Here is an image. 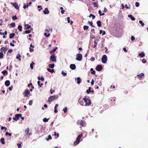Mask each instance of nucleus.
<instances>
[{
	"mask_svg": "<svg viewBox=\"0 0 148 148\" xmlns=\"http://www.w3.org/2000/svg\"><path fill=\"white\" fill-rule=\"evenodd\" d=\"M82 134H79L77 136V138L76 140L74 143L73 145L75 146L76 145L79 143L80 138L82 137Z\"/></svg>",
	"mask_w": 148,
	"mask_h": 148,
	"instance_id": "f257e3e1",
	"label": "nucleus"
},
{
	"mask_svg": "<svg viewBox=\"0 0 148 148\" xmlns=\"http://www.w3.org/2000/svg\"><path fill=\"white\" fill-rule=\"evenodd\" d=\"M83 99L85 102V106H90L91 105V102L90 100L86 97L84 98Z\"/></svg>",
	"mask_w": 148,
	"mask_h": 148,
	"instance_id": "f03ea898",
	"label": "nucleus"
},
{
	"mask_svg": "<svg viewBox=\"0 0 148 148\" xmlns=\"http://www.w3.org/2000/svg\"><path fill=\"white\" fill-rule=\"evenodd\" d=\"M102 62L103 63H105L106 62L107 60V57L106 55H103L101 58Z\"/></svg>",
	"mask_w": 148,
	"mask_h": 148,
	"instance_id": "7ed1b4c3",
	"label": "nucleus"
},
{
	"mask_svg": "<svg viewBox=\"0 0 148 148\" xmlns=\"http://www.w3.org/2000/svg\"><path fill=\"white\" fill-rule=\"evenodd\" d=\"M21 117V114H15V116L13 118V119L16 121L19 119V117Z\"/></svg>",
	"mask_w": 148,
	"mask_h": 148,
	"instance_id": "20e7f679",
	"label": "nucleus"
},
{
	"mask_svg": "<svg viewBox=\"0 0 148 148\" xmlns=\"http://www.w3.org/2000/svg\"><path fill=\"white\" fill-rule=\"evenodd\" d=\"M30 92L29 90L27 89H26L24 92L23 95L25 97H27L28 96V95L30 94Z\"/></svg>",
	"mask_w": 148,
	"mask_h": 148,
	"instance_id": "39448f33",
	"label": "nucleus"
},
{
	"mask_svg": "<svg viewBox=\"0 0 148 148\" xmlns=\"http://www.w3.org/2000/svg\"><path fill=\"white\" fill-rule=\"evenodd\" d=\"M77 57L76 60L78 61H81L82 59V56L80 53L77 54Z\"/></svg>",
	"mask_w": 148,
	"mask_h": 148,
	"instance_id": "423d86ee",
	"label": "nucleus"
},
{
	"mask_svg": "<svg viewBox=\"0 0 148 148\" xmlns=\"http://www.w3.org/2000/svg\"><path fill=\"white\" fill-rule=\"evenodd\" d=\"M55 98V96H50V97L49 98L48 101L50 103L51 102L53 101Z\"/></svg>",
	"mask_w": 148,
	"mask_h": 148,
	"instance_id": "0eeeda50",
	"label": "nucleus"
},
{
	"mask_svg": "<svg viewBox=\"0 0 148 148\" xmlns=\"http://www.w3.org/2000/svg\"><path fill=\"white\" fill-rule=\"evenodd\" d=\"M103 69L102 66L101 65H98L96 66V69L98 71H100Z\"/></svg>",
	"mask_w": 148,
	"mask_h": 148,
	"instance_id": "6e6552de",
	"label": "nucleus"
},
{
	"mask_svg": "<svg viewBox=\"0 0 148 148\" xmlns=\"http://www.w3.org/2000/svg\"><path fill=\"white\" fill-rule=\"evenodd\" d=\"M50 60L54 62H56V58L55 56L54 55H52L50 56Z\"/></svg>",
	"mask_w": 148,
	"mask_h": 148,
	"instance_id": "1a4fd4ad",
	"label": "nucleus"
},
{
	"mask_svg": "<svg viewBox=\"0 0 148 148\" xmlns=\"http://www.w3.org/2000/svg\"><path fill=\"white\" fill-rule=\"evenodd\" d=\"M29 128H27L25 129V132L26 133V134L27 135H28L29 136H30L32 134L31 133H29Z\"/></svg>",
	"mask_w": 148,
	"mask_h": 148,
	"instance_id": "9d476101",
	"label": "nucleus"
},
{
	"mask_svg": "<svg viewBox=\"0 0 148 148\" xmlns=\"http://www.w3.org/2000/svg\"><path fill=\"white\" fill-rule=\"evenodd\" d=\"M145 74L143 73H141V74L138 75H137L136 77L138 78L140 80L142 79V77Z\"/></svg>",
	"mask_w": 148,
	"mask_h": 148,
	"instance_id": "9b49d317",
	"label": "nucleus"
},
{
	"mask_svg": "<svg viewBox=\"0 0 148 148\" xmlns=\"http://www.w3.org/2000/svg\"><path fill=\"white\" fill-rule=\"evenodd\" d=\"M77 123L78 125H79L82 126H83L84 123L82 120H78L77 122Z\"/></svg>",
	"mask_w": 148,
	"mask_h": 148,
	"instance_id": "f8f14e48",
	"label": "nucleus"
},
{
	"mask_svg": "<svg viewBox=\"0 0 148 148\" xmlns=\"http://www.w3.org/2000/svg\"><path fill=\"white\" fill-rule=\"evenodd\" d=\"M12 4L17 9H19V7L18 5V4L15 2L13 3H12Z\"/></svg>",
	"mask_w": 148,
	"mask_h": 148,
	"instance_id": "ddd939ff",
	"label": "nucleus"
},
{
	"mask_svg": "<svg viewBox=\"0 0 148 148\" xmlns=\"http://www.w3.org/2000/svg\"><path fill=\"white\" fill-rule=\"evenodd\" d=\"M70 67L71 69L74 70L76 68V66L74 64H71L70 65Z\"/></svg>",
	"mask_w": 148,
	"mask_h": 148,
	"instance_id": "4468645a",
	"label": "nucleus"
},
{
	"mask_svg": "<svg viewBox=\"0 0 148 148\" xmlns=\"http://www.w3.org/2000/svg\"><path fill=\"white\" fill-rule=\"evenodd\" d=\"M43 13L45 14H48L49 13V11L48 10V9L47 8H46L45 10L43 11Z\"/></svg>",
	"mask_w": 148,
	"mask_h": 148,
	"instance_id": "2eb2a0df",
	"label": "nucleus"
},
{
	"mask_svg": "<svg viewBox=\"0 0 148 148\" xmlns=\"http://www.w3.org/2000/svg\"><path fill=\"white\" fill-rule=\"evenodd\" d=\"M10 84V82L9 80H6L5 81V84L6 86H8Z\"/></svg>",
	"mask_w": 148,
	"mask_h": 148,
	"instance_id": "dca6fc26",
	"label": "nucleus"
},
{
	"mask_svg": "<svg viewBox=\"0 0 148 148\" xmlns=\"http://www.w3.org/2000/svg\"><path fill=\"white\" fill-rule=\"evenodd\" d=\"M8 49V48H5L4 47H3L1 49L0 51L2 52V51H6Z\"/></svg>",
	"mask_w": 148,
	"mask_h": 148,
	"instance_id": "f3484780",
	"label": "nucleus"
},
{
	"mask_svg": "<svg viewBox=\"0 0 148 148\" xmlns=\"http://www.w3.org/2000/svg\"><path fill=\"white\" fill-rule=\"evenodd\" d=\"M128 17L129 18H130L131 20L132 21H134L135 20V18L132 15H128Z\"/></svg>",
	"mask_w": 148,
	"mask_h": 148,
	"instance_id": "a211bd4d",
	"label": "nucleus"
},
{
	"mask_svg": "<svg viewBox=\"0 0 148 148\" xmlns=\"http://www.w3.org/2000/svg\"><path fill=\"white\" fill-rule=\"evenodd\" d=\"M138 55L141 58H143L145 56V55L143 52L139 53Z\"/></svg>",
	"mask_w": 148,
	"mask_h": 148,
	"instance_id": "6ab92c4d",
	"label": "nucleus"
},
{
	"mask_svg": "<svg viewBox=\"0 0 148 148\" xmlns=\"http://www.w3.org/2000/svg\"><path fill=\"white\" fill-rule=\"evenodd\" d=\"M15 35L14 33L10 34V35L9 38L10 39L12 38H14Z\"/></svg>",
	"mask_w": 148,
	"mask_h": 148,
	"instance_id": "aec40b11",
	"label": "nucleus"
},
{
	"mask_svg": "<svg viewBox=\"0 0 148 148\" xmlns=\"http://www.w3.org/2000/svg\"><path fill=\"white\" fill-rule=\"evenodd\" d=\"M97 26L99 27H100L101 26V23L100 21H99L97 22Z\"/></svg>",
	"mask_w": 148,
	"mask_h": 148,
	"instance_id": "412c9836",
	"label": "nucleus"
},
{
	"mask_svg": "<svg viewBox=\"0 0 148 148\" xmlns=\"http://www.w3.org/2000/svg\"><path fill=\"white\" fill-rule=\"evenodd\" d=\"M2 73H3L4 75H7L8 74V73L6 71H3L2 72Z\"/></svg>",
	"mask_w": 148,
	"mask_h": 148,
	"instance_id": "4be33fe9",
	"label": "nucleus"
},
{
	"mask_svg": "<svg viewBox=\"0 0 148 148\" xmlns=\"http://www.w3.org/2000/svg\"><path fill=\"white\" fill-rule=\"evenodd\" d=\"M21 57V56L19 54H18L16 56V58L17 59H18L19 60H21V58L20 57Z\"/></svg>",
	"mask_w": 148,
	"mask_h": 148,
	"instance_id": "5701e85b",
	"label": "nucleus"
},
{
	"mask_svg": "<svg viewBox=\"0 0 148 148\" xmlns=\"http://www.w3.org/2000/svg\"><path fill=\"white\" fill-rule=\"evenodd\" d=\"M48 71L51 72V73H53V72H54L53 69H51L49 68H47V69Z\"/></svg>",
	"mask_w": 148,
	"mask_h": 148,
	"instance_id": "b1692460",
	"label": "nucleus"
},
{
	"mask_svg": "<svg viewBox=\"0 0 148 148\" xmlns=\"http://www.w3.org/2000/svg\"><path fill=\"white\" fill-rule=\"evenodd\" d=\"M35 63L33 62H32L30 64V67L31 69H33V65Z\"/></svg>",
	"mask_w": 148,
	"mask_h": 148,
	"instance_id": "393cba45",
	"label": "nucleus"
},
{
	"mask_svg": "<svg viewBox=\"0 0 148 148\" xmlns=\"http://www.w3.org/2000/svg\"><path fill=\"white\" fill-rule=\"evenodd\" d=\"M77 83L78 84H80L81 83V80L79 77H78L77 78Z\"/></svg>",
	"mask_w": 148,
	"mask_h": 148,
	"instance_id": "a878e982",
	"label": "nucleus"
},
{
	"mask_svg": "<svg viewBox=\"0 0 148 148\" xmlns=\"http://www.w3.org/2000/svg\"><path fill=\"white\" fill-rule=\"evenodd\" d=\"M89 17V18H90L91 17H92V19H94L95 18V16L92 14H90Z\"/></svg>",
	"mask_w": 148,
	"mask_h": 148,
	"instance_id": "bb28decb",
	"label": "nucleus"
},
{
	"mask_svg": "<svg viewBox=\"0 0 148 148\" xmlns=\"http://www.w3.org/2000/svg\"><path fill=\"white\" fill-rule=\"evenodd\" d=\"M37 83L38 85L40 86V87H41L43 85V83H40V82L39 81H38Z\"/></svg>",
	"mask_w": 148,
	"mask_h": 148,
	"instance_id": "cd10ccee",
	"label": "nucleus"
},
{
	"mask_svg": "<svg viewBox=\"0 0 148 148\" xmlns=\"http://www.w3.org/2000/svg\"><path fill=\"white\" fill-rule=\"evenodd\" d=\"M0 141L2 144H4L5 143V142H4V138H1L0 139Z\"/></svg>",
	"mask_w": 148,
	"mask_h": 148,
	"instance_id": "c85d7f7f",
	"label": "nucleus"
},
{
	"mask_svg": "<svg viewBox=\"0 0 148 148\" xmlns=\"http://www.w3.org/2000/svg\"><path fill=\"white\" fill-rule=\"evenodd\" d=\"M49 67L51 68H53L54 67V64H49Z\"/></svg>",
	"mask_w": 148,
	"mask_h": 148,
	"instance_id": "c756f323",
	"label": "nucleus"
},
{
	"mask_svg": "<svg viewBox=\"0 0 148 148\" xmlns=\"http://www.w3.org/2000/svg\"><path fill=\"white\" fill-rule=\"evenodd\" d=\"M25 26H27V27H25V29H28L30 28H31V26L29 25L28 24H27L26 25H25Z\"/></svg>",
	"mask_w": 148,
	"mask_h": 148,
	"instance_id": "7c9ffc66",
	"label": "nucleus"
},
{
	"mask_svg": "<svg viewBox=\"0 0 148 148\" xmlns=\"http://www.w3.org/2000/svg\"><path fill=\"white\" fill-rule=\"evenodd\" d=\"M18 29L20 31H21L22 30V26L21 25H19L18 26Z\"/></svg>",
	"mask_w": 148,
	"mask_h": 148,
	"instance_id": "2f4dec72",
	"label": "nucleus"
},
{
	"mask_svg": "<svg viewBox=\"0 0 148 148\" xmlns=\"http://www.w3.org/2000/svg\"><path fill=\"white\" fill-rule=\"evenodd\" d=\"M54 136H55V137L56 136V137H55V138H57L59 136V134L58 133L57 134H56V132H54Z\"/></svg>",
	"mask_w": 148,
	"mask_h": 148,
	"instance_id": "473e14b6",
	"label": "nucleus"
},
{
	"mask_svg": "<svg viewBox=\"0 0 148 148\" xmlns=\"http://www.w3.org/2000/svg\"><path fill=\"white\" fill-rule=\"evenodd\" d=\"M88 28H89V27L88 26H86V25H84L83 26V29L84 30H87Z\"/></svg>",
	"mask_w": 148,
	"mask_h": 148,
	"instance_id": "72a5a7b5",
	"label": "nucleus"
},
{
	"mask_svg": "<svg viewBox=\"0 0 148 148\" xmlns=\"http://www.w3.org/2000/svg\"><path fill=\"white\" fill-rule=\"evenodd\" d=\"M99 13V15L101 16H103L105 15V13H102L101 11L100 10H99L98 11Z\"/></svg>",
	"mask_w": 148,
	"mask_h": 148,
	"instance_id": "f704fd0d",
	"label": "nucleus"
},
{
	"mask_svg": "<svg viewBox=\"0 0 148 148\" xmlns=\"http://www.w3.org/2000/svg\"><path fill=\"white\" fill-rule=\"evenodd\" d=\"M93 4L95 7H96L97 8L98 7V4L97 3H96L95 2H93Z\"/></svg>",
	"mask_w": 148,
	"mask_h": 148,
	"instance_id": "c9c22d12",
	"label": "nucleus"
},
{
	"mask_svg": "<svg viewBox=\"0 0 148 148\" xmlns=\"http://www.w3.org/2000/svg\"><path fill=\"white\" fill-rule=\"evenodd\" d=\"M49 119V118L47 119L46 118H45L43 119V121L44 122H46L48 121V120Z\"/></svg>",
	"mask_w": 148,
	"mask_h": 148,
	"instance_id": "e433bc0d",
	"label": "nucleus"
},
{
	"mask_svg": "<svg viewBox=\"0 0 148 148\" xmlns=\"http://www.w3.org/2000/svg\"><path fill=\"white\" fill-rule=\"evenodd\" d=\"M31 31L30 30H29L28 31L26 30L25 31V32H23V34H29L30 33Z\"/></svg>",
	"mask_w": 148,
	"mask_h": 148,
	"instance_id": "4c0bfd02",
	"label": "nucleus"
},
{
	"mask_svg": "<svg viewBox=\"0 0 148 148\" xmlns=\"http://www.w3.org/2000/svg\"><path fill=\"white\" fill-rule=\"evenodd\" d=\"M57 48H58V47H56L55 49H53L52 50L50 51V53H52L53 52H55L56 50V49H57Z\"/></svg>",
	"mask_w": 148,
	"mask_h": 148,
	"instance_id": "58836bf2",
	"label": "nucleus"
},
{
	"mask_svg": "<svg viewBox=\"0 0 148 148\" xmlns=\"http://www.w3.org/2000/svg\"><path fill=\"white\" fill-rule=\"evenodd\" d=\"M88 23H89L91 26L92 27H94V26L93 25V23L92 21L91 22L88 21Z\"/></svg>",
	"mask_w": 148,
	"mask_h": 148,
	"instance_id": "ea45409f",
	"label": "nucleus"
},
{
	"mask_svg": "<svg viewBox=\"0 0 148 148\" xmlns=\"http://www.w3.org/2000/svg\"><path fill=\"white\" fill-rule=\"evenodd\" d=\"M50 34L49 33L47 34V33H45L44 34V35L47 37H49L50 36Z\"/></svg>",
	"mask_w": 148,
	"mask_h": 148,
	"instance_id": "a19ab883",
	"label": "nucleus"
},
{
	"mask_svg": "<svg viewBox=\"0 0 148 148\" xmlns=\"http://www.w3.org/2000/svg\"><path fill=\"white\" fill-rule=\"evenodd\" d=\"M3 53L2 52H0V58H2L3 57Z\"/></svg>",
	"mask_w": 148,
	"mask_h": 148,
	"instance_id": "79ce46f5",
	"label": "nucleus"
},
{
	"mask_svg": "<svg viewBox=\"0 0 148 148\" xmlns=\"http://www.w3.org/2000/svg\"><path fill=\"white\" fill-rule=\"evenodd\" d=\"M52 139V137L50 135H49L48 136V138L46 139V140L47 141H48L49 140L51 139Z\"/></svg>",
	"mask_w": 148,
	"mask_h": 148,
	"instance_id": "37998d69",
	"label": "nucleus"
},
{
	"mask_svg": "<svg viewBox=\"0 0 148 148\" xmlns=\"http://www.w3.org/2000/svg\"><path fill=\"white\" fill-rule=\"evenodd\" d=\"M139 23L141 24L142 26H143L145 25V24L143 23L142 21L141 20H140L139 21Z\"/></svg>",
	"mask_w": 148,
	"mask_h": 148,
	"instance_id": "c03bdc74",
	"label": "nucleus"
},
{
	"mask_svg": "<svg viewBox=\"0 0 148 148\" xmlns=\"http://www.w3.org/2000/svg\"><path fill=\"white\" fill-rule=\"evenodd\" d=\"M5 134L6 136H12V134L11 133H8L7 132L5 133Z\"/></svg>",
	"mask_w": 148,
	"mask_h": 148,
	"instance_id": "a18cd8bd",
	"label": "nucleus"
},
{
	"mask_svg": "<svg viewBox=\"0 0 148 148\" xmlns=\"http://www.w3.org/2000/svg\"><path fill=\"white\" fill-rule=\"evenodd\" d=\"M97 42L95 41H94V45L93 46V47L95 48V47H96L97 45Z\"/></svg>",
	"mask_w": 148,
	"mask_h": 148,
	"instance_id": "49530a36",
	"label": "nucleus"
},
{
	"mask_svg": "<svg viewBox=\"0 0 148 148\" xmlns=\"http://www.w3.org/2000/svg\"><path fill=\"white\" fill-rule=\"evenodd\" d=\"M12 19L13 20H17V18L16 15H15L14 16H13L12 17Z\"/></svg>",
	"mask_w": 148,
	"mask_h": 148,
	"instance_id": "de8ad7c7",
	"label": "nucleus"
},
{
	"mask_svg": "<svg viewBox=\"0 0 148 148\" xmlns=\"http://www.w3.org/2000/svg\"><path fill=\"white\" fill-rule=\"evenodd\" d=\"M62 74L64 76H66L67 75V73H66L64 72L63 71H62Z\"/></svg>",
	"mask_w": 148,
	"mask_h": 148,
	"instance_id": "09e8293b",
	"label": "nucleus"
},
{
	"mask_svg": "<svg viewBox=\"0 0 148 148\" xmlns=\"http://www.w3.org/2000/svg\"><path fill=\"white\" fill-rule=\"evenodd\" d=\"M51 30V31H52V29H50L49 28V29H46L45 30V31L47 32V33H48L49 31V30Z\"/></svg>",
	"mask_w": 148,
	"mask_h": 148,
	"instance_id": "8fccbe9b",
	"label": "nucleus"
},
{
	"mask_svg": "<svg viewBox=\"0 0 148 148\" xmlns=\"http://www.w3.org/2000/svg\"><path fill=\"white\" fill-rule=\"evenodd\" d=\"M32 103H33L32 101V100H30L29 101V104L30 106H31L32 104Z\"/></svg>",
	"mask_w": 148,
	"mask_h": 148,
	"instance_id": "3c124183",
	"label": "nucleus"
},
{
	"mask_svg": "<svg viewBox=\"0 0 148 148\" xmlns=\"http://www.w3.org/2000/svg\"><path fill=\"white\" fill-rule=\"evenodd\" d=\"M63 111H64V113H66V112L67 111V108L66 107H65V108L63 109Z\"/></svg>",
	"mask_w": 148,
	"mask_h": 148,
	"instance_id": "603ef678",
	"label": "nucleus"
},
{
	"mask_svg": "<svg viewBox=\"0 0 148 148\" xmlns=\"http://www.w3.org/2000/svg\"><path fill=\"white\" fill-rule=\"evenodd\" d=\"M10 25L12 27H14L15 26V23H12L10 24Z\"/></svg>",
	"mask_w": 148,
	"mask_h": 148,
	"instance_id": "864d4df0",
	"label": "nucleus"
},
{
	"mask_svg": "<svg viewBox=\"0 0 148 148\" xmlns=\"http://www.w3.org/2000/svg\"><path fill=\"white\" fill-rule=\"evenodd\" d=\"M142 62L143 63H146V61L145 59H143L142 60Z\"/></svg>",
	"mask_w": 148,
	"mask_h": 148,
	"instance_id": "5fc2aeb1",
	"label": "nucleus"
},
{
	"mask_svg": "<svg viewBox=\"0 0 148 148\" xmlns=\"http://www.w3.org/2000/svg\"><path fill=\"white\" fill-rule=\"evenodd\" d=\"M135 5L136 7H138L139 5V3L138 2H136L135 3Z\"/></svg>",
	"mask_w": 148,
	"mask_h": 148,
	"instance_id": "6e6d98bb",
	"label": "nucleus"
},
{
	"mask_svg": "<svg viewBox=\"0 0 148 148\" xmlns=\"http://www.w3.org/2000/svg\"><path fill=\"white\" fill-rule=\"evenodd\" d=\"M135 39V38L133 36H132L131 37V40L132 41H134Z\"/></svg>",
	"mask_w": 148,
	"mask_h": 148,
	"instance_id": "4d7b16f0",
	"label": "nucleus"
},
{
	"mask_svg": "<svg viewBox=\"0 0 148 148\" xmlns=\"http://www.w3.org/2000/svg\"><path fill=\"white\" fill-rule=\"evenodd\" d=\"M28 5H26V4H25L24 5V6H23V8H24L25 9H26L28 7Z\"/></svg>",
	"mask_w": 148,
	"mask_h": 148,
	"instance_id": "13d9d810",
	"label": "nucleus"
},
{
	"mask_svg": "<svg viewBox=\"0 0 148 148\" xmlns=\"http://www.w3.org/2000/svg\"><path fill=\"white\" fill-rule=\"evenodd\" d=\"M1 130H3L4 129H5V131H6V130H7V128L6 127H4L3 126H2L1 127Z\"/></svg>",
	"mask_w": 148,
	"mask_h": 148,
	"instance_id": "bf43d9fd",
	"label": "nucleus"
},
{
	"mask_svg": "<svg viewBox=\"0 0 148 148\" xmlns=\"http://www.w3.org/2000/svg\"><path fill=\"white\" fill-rule=\"evenodd\" d=\"M67 21L68 23H69L70 22V17H68L67 18Z\"/></svg>",
	"mask_w": 148,
	"mask_h": 148,
	"instance_id": "052dcab7",
	"label": "nucleus"
},
{
	"mask_svg": "<svg viewBox=\"0 0 148 148\" xmlns=\"http://www.w3.org/2000/svg\"><path fill=\"white\" fill-rule=\"evenodd\" d=\"M125 7L127 9H130V8L127 6V4H126L125 5Z\"/></svg>",
	"mask_w": 148,
	"mask_h": 148,
	"instance_id": "680f3d73",
	"label": "nucleus"
},
{
	"mask_svg": "<svg viewBox=\"0 0 148 148\" xmlns=\"http://www.w3.org/2000/svg\"><path fill=\"white\" fill-rule=\"evenodd\" d=\"M34 51V49H33L29 48V51L30 52H33Z\"/></svg>",
	"mask_w": 148,
	"mask_h": 148,
	"instance_id": "e2e57ef3",
	"label": "nucleus"
},
{
	"mask_svg": "<svg viewBox=\"0 0 148 148\" xmlns=\"http://www.w3.org/2000/svg\"><path fill=\"white\" fill-rule=\"evenodd\" d=\"M17 145L18 146V147L19 148H21V144L20 143H18L17 144Z\"/></svg>",
	"mask_w": 148,
	"mask_h": 148,
	"instance_id": "0e129e2a",
	"label": "nucleus"
},
{
	"mask_svg": "<svg viewBox=\"0 0 148 148\" xmlns=\"http://www.w3.org/2000/svg\"><path fill=\"white\" fill-rule=\"evenodd\" d=\"M91 73L92 74L95 75V71L93 70L91 72Z\"/></svg>",
	"mask_w": 148,
	"mask_h": 148,
	"instance_id": "69168bd1",
	"label": "nucleus"
},
{
	"mask_svg": "<svg viewBox=\"0 0 148 148\" xmlns=\"http://www.w3.org/2000/svg\"><path fill=\"white\" fill-rule=\"evenodd\" d=\"M94 84V81L93 80V79H92V81L91 82V85H93Z\"/></svg>",
	"mask_w": 148,
	"mask_h": 148,
	"instance_id": "338daca9",
	"label": "nucleus"
},
{
	"mask_svg": "<svg viewBox=\"0 0 148 148\" xmlns=\"http://www.w3.org/2000/svg\"><path fill=\"white\" fill-rule=\"evenodd\" d=\"M86 92L87 94H89L91 92V90H87Z\"/></svg>",
	"mask_w": 148,
	"mask_h": 148,
	"instance_id": "774afa93",
	"label": "nucleus"
}]
</instances>
